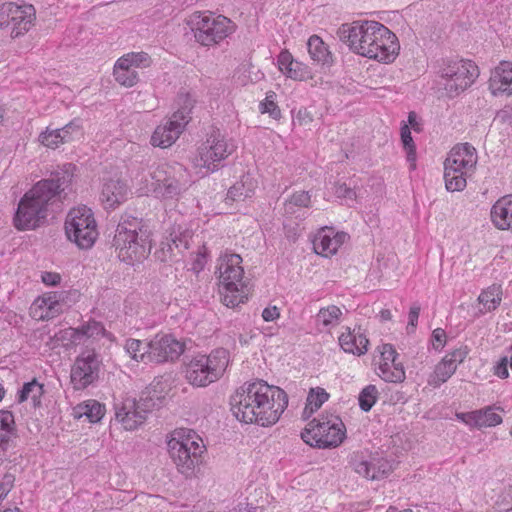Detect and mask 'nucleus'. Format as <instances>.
Listing matches in <instances>:
<instances>
[{
  "label": "nucleus",
  "instance_id": "f257e3e1",
  "mask_svg": "<svg viewBox=\"0 0 512 512\" xmlns=\"http://www.w3.org/2000/svg\"><path fill=\"white\" fill-rule=\"evenodd\" d=\"M287 407V393L263 380L244 383L230 398V410L239 422L263 428L278 423Z\"/></svg>",
  "mask_w": 512,
  "mask_h": 512
},
{
  "label": "nucleus",
  "instance_id": "f03ea898",
  "mask_svg": "<svg viewBox=\"0 0 512 512\" xmlns=\"http://www.w3.org/2000/svg\"><path fill=\"white\" fill-rule=\"evenodd\" d=\"M338 35L354 54L379 64H393L401 52L398 36L379 21L357 20L343 24Z\"/></svg>",
  "mask_w": 512,
  "mask_h": 512
},
{
  "label": "nucleus",
  "instance_id": "7ed1b4c3",
  "mask_svg": "<svg viewBox=\"0 0 512 512\" xmlns=\"http://www.w3.org/2000/svg\"><path fill=\"white\" fill-rule=\"evenodd\" d=\"M60 191L58 181L52 179L38 181L20 199L13 218L14 227L19 231H26L42 225L47 219L50 202Z\"/></svg>",
  "mask_w": 512,
  "mask_h": 512
},
{
  "label": "nucleus",
  "instance_id": "20e7f679",
  "mask_svg": "<svg viewBox=\"0 0 512 512\" xmlns=\"http://www.w3.org/2000/svg\"><path fill=\"white\" fill-rule=\"evenodd\" d=\"M215 274L223 305L236 308L248 301L250 290L245 280L243 259L239 254L228 251L221 254L217 260Z\"/></svg>",
  "mask_w": 512,
  "mask_h": 512
},
{
  "label": "nucleus",
  "instance_id": "39448f33",
  "mask_svg": "<svg viewBox=\"0 0 512 512\" xmlns=\"http://www.w3.org/2000/svg\"><path fill=\"white\" fill-rule=\"evenodd\" d=\"M168 454L177 470L186 475H193L207 451L202 437L189 428H177L167 436Z\"/></svg>",
  "mask_w": 512,
  "mask_h": 512
},
{
  "label": "nucleus",
  "instance_id": "423d86ee",
  "mask_svg": "<svg viewBox=\"0 0 512 512\" xmlns=\"http://www.w3.org/2000/svg\"><path fill=\"white\" fill-rule=\"evenodd\" d=\"M230 363V352L225 348L213 349L209 354L198 353L183 363V376L193 387H207L218 381Z\"/></svg>",
  "mask_w": 512,
  "mask_h": 512
},
{
  "label": "nucleus",
  "instance_id": "0eeeda50",
  "mask_svg": "<svg viewBox=\"0 0 512 512\" xmlns=\"http://www.w3.org/2000/svg\"><path fill=\"white\" fill-rule=\"evenodd\" d=\"M119 258L127 263L144 259L151 249V232L137 218L119 222L113 239Z\"/></svg>",
  "mask_w": 512,
  "mask_h": 512
},
{
  "label": "nucleus",
  "instance_id": "6e6552de",
  "mask_svg": "<svg viewBox=\"0 0 512 512\" xmlns=\"http://www.w3.org/2000/svg\"><path fill=\"white\" fill-rule=\"evenodd\" d=\"M195 41L203 47H214L230 37L237 25L230 18L209 11H196L188 20Z\"/></svg>",
  "mask_w": 512,
  "mask_h": 512
},
{
  "label": "nucleus",
  "instance_id": "1a4fd4ad",
  "mask_svg": "<svg viewBox=\"0 0 512 512\" xmlns=\"http://www.w3.org/2000/svg\"><path fill=\"white\" fill-rule=\"evenodd\" d=\"M66 239L80 250H90L100 232L94 211L84 204L69 209L64 220Z\"/></svg>",
  "mask_w": 512,
  "mask_h": 512
},
{
  "label": "nucleus",
  "instance_id": "9d476101",
  "mask_svg": "<svg viewBox=\"0 0 512 512\" xmlns=\"http://www.w3.org/2000/svg\"><path fill=\"white\" fill-rule=\"evenodd\" d=\"M347 438V430L342 419L336 415H321L309 421L301 432V439L310 447L334 449Z\"/></svg>",
  "mask_w": 512,
  "mask_h": 512
},
{
  "label": "nucleus",
  "instance_id": "9b49d317",
  "mask_svg": "<svg viewBox=\"0 0 512 512\" xmlns=\"http://www.w3.org/2000/svg\"><path fill=\"white\" fill-rule=\"evenodd\" d=\"M150 384L139 395L138 398H125L115 407V419L126 431L138 429L146 421L147 414L151 412L162 398V390L157 391L156 386Z\"/></svg>",
  "mask_w": 512,
  "mask_h": 512
},
{
  "label": "nucleus",
  "instance_id": "f8f14e48",
  "mask_svg": "<svg viewBox=\"0 0 512 512\" xmlns=\"http://www.w3.org/2000/svg\"><path fill=\"white\" fill-rule=\"evenodd\" d=\"M137 179L139 195L152 193L165 205H175L178 202L180 185L169 165L160 164L148 171H142Z\"/></svg>",
  "mask_w": 512,
  "mask_h": 512
},
{
  "label": "nucleus",
  "instance_id": "ddd939ff",
  "mask_svg": "<svg viewBox=\"0 0 512 512\" xmlns=\"http://www.w3.org/2000/svg\"><path fill=\"white\" fill-rule=\"evenodd\" d=\"M477 160V151L469 143L454 146L444 161V180L447 190L462 191L467 185V178L476 168Z\"/></svg>",
  "mask_w": 512,
  "mask_h": 512
},
{
  "label": "nucleus",
  "instance_id": "4468645a",
  "mask_svg": "<svg viewBox=\"0 0 512 512\" xmlns=\"http://www.w3.org/2000/svg\"><path fill=\"white\" fill-rule=\"evenodd\" d=\"M236 147L218 130L209 133L196 148L191 157L194 168L205 170L206 173L217 171L221 163L234 153Z\"/></svg>",
  "mask_w": 512,
  "mask_h": 512
},
{
  "label": "nucleus",
  "instance_id": "2eb2a0df",
  "mask_svg": "<svg viewBox=\"0 0 512 512\" xmlns=\"http://www.w3.org/2000/svg\"><path fill=\"white\" fill-rule=\"evenodd\" d=\"M438 76L447 95L453 97L465 91L475 82L479 76V68L471 60H449L440 66Z\"/></svg>",
  "mask_w": 512,
  "mask_h": 512
},
{
  "label": "nucleus",
  "instance_id": "dca6fc26",
  "mask_svg": "<svg viewBox=\"0 0 512 512\" xmlns=\"http://www.w3.org/2000/svg\"><path fill=\"white\" fill-rule=\"evenodd\" d=\"M374 367L376 374L388 383H403L406 372L400 355L390 343H382L375 349Z\"/></svg>",
  "mask_w": 512,
  "mask_h": 512
},
{
  "label": "nucleus",
  "instance_id": "f3484780",
  "mask_svg": "<svg viewBox=\"0 0 512 512\" xmlns=\"http://www.w3.org/2000/svg\"><path fill=\"white\" fill-rule=\"evenodd\" d=\"M152 64L150 55L146 52H128L119 57L113 66L114 80L123 87L131 88L139 82L136 69H146Z\"/></svg>",
  "mask_w": 512,
  "mask_h": 512
},
{
  "label": "nucleus",
  "instance_id": "a211bd4d",
  "mask_svg": "<svg viewBox=\"0 0 512 512\" xmlns=\"http://www.w3.org/2000/svg\"><path fill=\"white\" fill-rule=\"evenodd\" d=\"M101 361L94 351L79 355L71 367L70 381L74 390H84L99 378Z\"/></svg>",
  "mask_w": 512,
  "mask_h": 512
},
{
  "label": "nucleus",
  "instance_id": "6ab92c4d",
  "mask_svg": "<svg viewBox=\"0 0 512 512\" xmlns=\"http://www.w3.org/2000/svg\"><path fill=\"white\" fill-rule=\"evenodd\" d=\"M150 363L174 362L185 352L186 343L172 334L158 333L149 340Z\"/></svg>",
  "mask_w": 512,
  "mask_h": 512
},
{
  "label": "nucleus",
  "instance_id": "aec40b11",
  "mask_svg": "<svg viewBox=\"0 0 512 512\" xmlns=\"http://www.w3.org/2000/svg\"><path fill=\"white\" fill-rule=\"evenodd\" d=\"M469 352L467 345H461L446 353L429 374L428 385L439 388L446 383L456 373L458 366L466 360Z\"/></svg>",
  "mask_w": 512,
  "mask_h": 512
},
{
  "label": "nucleus",
  "instance_id": "412c9836",
  "mask_svg": "<svg viewBox=\"0 0 512 512\" xmlns=\"http://www.w3.org/2000/svg\"><path fill=\"white\" fill-rule=\"evenodd\" d=\"M349 238L346 232L337 231L329 226L321 227L312 238L313 251L322 257H332Z\"/></svg>",
  "mask_w": 512,
  "mask_h": 512
},
{
  "label": "nucleus",
  "instance_id": "4be33fe9",
  "mask_svg": "<svg viewBox=\"0 0 512 512\" xmlns=\"http://www.w3.org/2000/svg\"><path fill=\"white\" fill-rule=\"evenodd\" d=\"M84 337L92 340L107 338L113 341L114 339V336L110 332H107L104 326L97 321H88L79 329L68 327L60 330L59 333L56 334L57 340L61 341L64 346L79 344Z\"/></svg>",
  "mask_w": 512,
  "mask_h": 512
},
{
  "label": "nucleus",
  "instance_id": "5701e85b",
  "mask_svg": "<svg viewBox=\"0 0 512 512\" xmlns=\"http://www.w3.org/2000/svg\"><path fill=\"white\" fill-rule=\"evenodd\" d=\"M129 188L117 173L102 178L100 201L106 210H114L128 199Z\"/></svg>",
  "mask_w": 512,
  "mask_h": 512
},
{
  "label": "nucleus",
  "instance_id": "b1692460",
  "mask_svg": "<svg viewBox=\"0 0 512 512\" xmlns=\"http://www.w3.org/2000/svg\"><path fill=\"white\" fill-rule=\"evenodd\" d=\"M504 409L500 406H486L466 413H457L456 417L470 428L495 427L502 423Z\"/></svg>",
  "mask_w": 512,
  "mask_h": 512
},
{
  "label": "nucleus",
  "instance_id": "393cba45",
  "mask_svg": "<svg viewBox=\"0 0 512 512\" xmlns=\"http://www.w3.org/2000/svg\"><path fill=\"white\" fill-rule=\"evenodd\" d=\"M338 343L345 353L363 356L368 352L370 341L365 330L358 325L343 327L338 335Z\"/></svg>",
  "mask_w": 512,
  "mask_h": 512
},
{
  "label": "nucleus",
  "instance_id": "a878e982",
  "mask_svg": "<svg viewBox=\"0 0 512 512\" xmlns=\"http://www.w3.org/2000/svg\"><path fill=\"white\" fill-rule=\"evenodd\" d=\"M488 90L495 97L512 96V62L500 61L490 72Z\"/></svg>",
  "mask_w": 512,
  "mask_h": 512
},
{
  "label": "nucleus",
  "instance_id": "bb28decb",
  "mask_svg": "<svg viewBox=\"0 0 512 512\" xmlns=\"http://www.w3.org/2000/svg\"><path fill=\"white\" fill-rule=\"evenodd\" d=\"M60 294L55 291L38 296L29 308L30 316L36 321H47L61 313Z\"/></svg>",
  "mask_w": 512,
  "mask_h": 512
},
{
  "label": "nucleus",
  "instance_id": "cd10ccee",
  "mask_svg": "<svg viewBox=\"0 0 512 512\" xmlns=\"http://www.w3.org/2000/svg\"><path fill=\"white\" fill-rule=\"evenodd\" d=\"M35 20L36 11L33 5L15 3L12 17H10V37L12 39L23 37L34 26Z\"/></svg>",
  "mask_w": 512,
  "mask_h": 512
},
{
  "label": "nucleus",
  "instance_id": "c85d7f7f",
  "mask_svg": "<svg viewBox=\"0 0 512 512\" xmlns=\"http://www.w3.org/2000/svg\"><path fill=\"white\" fill-rule=\"evenodd\" d=\"M277 64L280 72L294 81L313 80L311 68L300 61L294 59L288 50H282L277 56Z\"/></svg>",
  "mask_w": 512,
  "mask_h": 512
},
{
  "label": "nucleus",
  "instance_id": "c756f323",
  "mask_svg": "<svg viewBox=\"0 0 512 512\" xmlns=\"http://www.w3.org/2000/svg\"><path fill=\"white\" fill-rule=\"evenodd\" d=\"M184 130V122H178L170 116L167 122L155 128L150 138V144L162 149L169 148L178 140Z\"/></svg>",
  "mask_w": 512,
  "mask_h": 512
},
{
  "label": "nucleus",
  "instance_id": "7c9ffc66",
  "mask_svg": "<svg viewBox=\"0 0 512 512\" xmlns=\"http://www.w3.org/2000/svg\"><path fill=\"white\" fill-rule=\"evenodd\" d=\"M490 219L498 230L512 231V194L499 198L492 205Z\"/></svg>",
  "mask_w": 512,
  "mask_h": 512
},
{
  "label": "nucleus",
  "instance_id": "2f4dec72",
  "mask_svg": "<svg viewBox=\"0 0 512 512\" xmlns=\"http://www.w3.org/2000/svg\"><path fill=\"white\" fill-rule=\"evenodd\" d=\"M307 51L311 61L321 67H331L334 57L329 46L318 35H312L307 41Z\"/></svg>",
  "mask_w": 512,
  "mask_h": 512
},
{
  "label": "nucleus",
  "instance_id": "473e14b6",
  "mask_svg": "<svg viewBox=\"0 0 512 512\" xmlns=\"http://www.w3.org/2000/svg\"><path fill=\"white\" fill-rule=\"evenodd\" d=\"M257 187L258 181L250 175H245L229 188L226 201L239 202L252 198Z\"/></svg>",
  "mask_w": 512,
  "mask_h": 512
},
{
  "label": "nucleus",
  "instance_id": "72a5a7b5",
  "mask_svg": "<svg viewBox=\"0 0 512 512\" xmlns=\"http://www.w3.org/2000/svg\"><path fill=\"white\" fill-rule=\"evenodd\" d=\"M343 316L342 309L337 305L331 304L319 309L315 316V322L321 331L331 332L332 329L342 322Z\"/></svg>",
  "mask_w": 512,
  "mask_h": 512
},
{
  "label": "nucleus",
  "instance_id": "f704fd0d",
  "mask_svg": "<svg viewBox=\"0 0 512 512\" xmlns=\"http://www.w3.org/2000/svg\"><path fill=\"white\" fill-rule=\"evenodd\" d=\"M105 405L94 399L85 400L73 408V416L76 419L86 417L89 422L97 423L105 415Z\"/></svg>",
  "mask_w": 512,
  "mask_h": 512
},
{
  "label": "nucleus",
  "instance_id": "c9c22d12",
  "mask_svg": "<svg viewBox=\"0 0 512 512\" xmlns=\"http://www.w3.org/2000/svg\"><path fill=\"white\" fill-rule=\"evenodd\" d=\"M196 104L195 96L188 91H182L177 95L176 105L177 109L171 115V117L178 122H184V127L191 120V113Z\"/></svg>",
  "mask_w": 512,
  "mask_h": 512
},
{
  "label": "nucleus",
  "instance_id": "e433bc0d",
  "mask_svg": "<svg viewBox=\"0 0 512 512\" xmlns=\"http://www.w3.org/2000/svg\"><path fill=\"white\" fill-rule=\"evenodd\" d=\"M502 288L500 285L493 284L484 289L478 296L479 303L483 306L484 312L496 310L502 301Z\"/></svg>",
  "mask_w": 512,
  "mask_h": 512
},
{
  "label": "nucleus",
  "instance_id": "4c0bfd02",
  "mask_svg": "<svg viewBox=\"0 0 512 512\" xmlns=\"http://www.w3.org/2000/svg\"><path fill=\"white\" fill-rule=\"evenodd\" d=\"M44 394V386L35 379L25 383L18 394L20 403L30 400L34 407H39Z\"/></svg>",
  "mask_w": 512,
  "mask_h": 512
},
{
  "label": "nucleus",
  "instance_id": "58836bf2",
  "mask_svg": "<svg viewBox=\"0 0 512 512\" xmlns=\"http://www.w3.org/2000/svg\"><path fill=\"white\" fill-rule=\"evenodd\" d=\"M328 398L329 394L325 391V389L321 387L311 388L307 396L303 415L305 417H310L321 408V406L328 400Z\"/></svg>",
  "mask_w": 512,
  "mask_h": 512
},
{
  "label": "nucleus",
  "instance_id": "ea45409f",
  "mask_svg": "<svg viewBox=\"0 0 512 512\" xmlns=\"http://www.w3.org/2000/svg\"><path fill=\"white\" fill-rule=\"evenodd\" d=\"M125 349L127 353L137 362L150 363V352L149 341L143 342L138 339H128L125 343Z\"/></svg>",
  "mask_w": 512,
  "mask_h": 512
},
{
  "label": "nucleus",
  "instance_id": "a19ab883",
  "mask_svg": "<svg viewBox=\"0 0 512 512\" xmlns=\"http://www.w3.org/2000/svg\"><path fill=\"white\" fill-rule=\"evenodd\" d=\"M401 142L404 150L406 151L410 169H416V147L408 124H404L401 127Z\"/></svg>",
  "mask_w": 512,
  "mask_h": 512
},
{
  "label": "nucleus",
  "instance_id": "79ce46f5",
  "mask_svg": "<svg viewBox=\"0 0 512 512\" xmlns=\"http://www.w3.org/2000/svg\"><path fill=\"white\" fill-rule=\"evenodd\" d=\"M38 142L48 148L55 150L63 145L60 130L46 127L38 136Z\"/></svg>",
  "mask_w": 512,
  "mask_h": 512
},
{
  "label": "nucleus",
  "instance_id": "37998d69",
  "mask_svg": "<svg viewBox=\"0 0 512 512\" xmlns=\"http://www.w3.org/2000/svg\"><path fill=\"white\" fill-rule=\"evenodd\" d=\"M59 130L61 138H63V144L80 140L84 136L83 126L80 124L78 120L70 121Z\"/></svg>",
  "mask_w": 512,
  "mask_h": 512
},
{
  "label": "nucleus",
  "instance_id": "c03bdc74",
  "mask_svg": "<svg viewBox=\"0 0 512 512\" xmlns=\"http://www.w3.org/2000/svg\"><path fill=\"white\" fill-rule=\"evenodd\" d=\"M355 471L359 475L367 479L375 480L386 475L390 471V467H384L383 469L379 467L378 469H376V467L373 464L367 461H361L355 467Z\"/></svg>",
  "mask_w": 512,
  "mask_h": 512
},
{
  "label": "nucleus",
  "instance_id": "a18cd8bd",
  "mask_svg": "<svg viewBox=\"0 0 512 512\" xmlns=\"http://www.w3.org/2000/svg\"><path fill=\"white\" fill-rule=\"evenodd\" d=\"M259 111L262 114H268L273 119L281 117V110L276 103V93L274 91L266 93L265 99L259 103Z\"/></svg>",
  "mask_w": 512,
  "mask_h": 512
},
{
  "label": "nucleus",
  "instance_id": "49530a36",
  "mask_svg": "<svg viewBox=\"0 0 512 512\" xmlns=\"http://www.w3.org/2000/svg\"><path fill=\"white\" fill-rule=\"evenodd\" d=\"M378 399V389L375 385H367L362 389L359 394V406L360 408L368 412L376 403Z\"/></svg>",
  "mask_w": 512,
  "mask_h": 512
},
{
  "label": "nucleus",
  "instance_id": "de8ad7c7",
  "mask_svg": "<svg viewBox=\"0 0 512 512\" xmlns=\"http://www.w3.org/2000/svg\"><path fill=\"white\" fill-rule=\"evenodd\" d=\"M311 194L308 191L299 190L291 194L286 200V209L290 210L293 207L297 208H309L311 206Z\"/></svg>",
  "mask_w": 512,
  "mask_h": 512
},
{
  "label": "nucleus",
  "instance_id": "09e8293b",
  "mask_svg": "<svg viewBox=\"0 0 512 512\" xmlns=\"http://www.w3.org/2000/svg\"><path fill=\"white\" fill-rule=\"evenodd\" d=\"M0 436L15 437V421L10 411L0 410Z\"/></svg>",
  "mask_w": 512,
  "mask_h": 512
},
{
  "label": "nucleus",
  "instance_id": "8fccbe9b",
  "mask_svg": "<svg viewBox=\"0 0 512 512\" xmlns=\"http://www.w3.org/2000/svg\"><path fill=\"white\" fill-rule=\"evenodd\" d=\"M14 437L0 436V464L10 460L14 448Z\"/></svg>",
  "mask_w": 512,
  "mask_h": 512
},
{
  "label": "nucleus",
  "instance_id": "3c124183",
  "mask_svg": "<svg viewBox=\"0 0 512 512\" xmlns=\"http://www.w3.org/2000/svg\"><path fill=\"white\" fill-rule=\"evenodd\" d=\"M431 343L433 349L441 351L447 343L446 331L442 328L434 329L431 335Z\"/></svg>",
  "mask_w": 512,
  "mask_h": 512
},
{
  "label": "nucleus",
  "instance_id": "603ef678",
  "mask_svg": "<svg viewBox=\"0 0 512 512\" xmlns=\"http://www.w3.org/2000/svg\"><path fill=\"white\" fill-rule=\"evenodd\" d=\"M508 366V357L503 356L494 364L492 372L500 379H507L509 377Z\"/></svg>",
  "mask_w": 512,
  "mask_h": 512
},
{
  "label": "nucleus",
  "instance_id": "864d4df0",
  "mask_svg": "<svg viewBox=\"0 0 512 512\" xmlns=\"http://www.w3.org/2000/svg\"><path fill=\"white\" fill-rule=\"evenodd\" d=\"M14 6L15 3L13 2L0 4V28L9 26Z\"/></svg>",
  "mask_w": 512,
  "mask_h": 512
},
{
  "label": "nucleus",
  "instance_id": "5fc2aeb1",
  "mask_svg": "<svg viewBox=\"0 0 512 512\" xmlns=\"http://www.w3.org/2000/svg\"><path fill=\"white\" fill-rule=\"evenodd\" d=\"M498 512H512V488L505 490L496 503Z\"/></svg>",
  "mask_w": 512,
  "mask_h": 512
},
{
  "label": "nucleus",
  "instance_id": "6e6d98bb",
  "mask_svg": "<svg viewBox=\"0 0 512 512\" xmlns=\"http://www.w3.org/2000/svg\"><path fill=\"white\" fill-rule=\"evenodd\" d=\"M62 276L58 272L44 271L41 273V281L46 286H57L61 283Z\"/></svg>",
  "mask_w": 512,
  "mask_h": 512
},
{
  "label": "nucleus",
  "instance_id": "4d7b16f0",
  "mask_svg": "<svg viewBox=\"0 0 512 512\" xmlns=\"http://www.w3.org/2000/svg\"><path fill=\"white\" fill-rule=\"evenodd\" d=\"M280 317V310L277 306L266 307L262 312V318L266 322L277 320Z\"/></svg>",
  "mask_w": 512,
  "mask_h": 512
},
{
  "label": "nucleus",
  "instance_id": "13d9d810",
  "mask_svg": "<svg viewBox=\"0 0 512 512\" xmlns=\"http://www.w3.org/2000/svg\"><path fill=\"white\" fill-rule=\"evenodd\" d=\"M420 314V308L418 306H413L409 311V324L413 327L416 326L418 318Z\"/></svg>",
  "mask_w": 512,
  "mask_h": 512
},
{
  "label": "nucleus",
  "instance_id": "bf43d9fd",
  "mask_svg": "<svg viewBox=\"0 0 512 512\" xmlns=\"http://www.w3.org/2000/svg\"><path fill=\"white\" fill-rule=\"evenodd\" d=\"M339 197H352L354 196V192L347 187L345 184L339 185L336 192Z\"/></svg>",
  "mask_w": 512,
  "mask_h": 512
},
{
  "label": "nucleus",
  "instance_id": "052dcab7",
  "mask_svg": "<svg viewBox=\"0 0 512 512\" xmlns=\"http://www.w3.org/2000/svg\"><path fill=\"white\" fill-rule=\"evenodd\" d=\"M253 337H254V334L251 331H249L245 334L239 335L240 345L243 347L248 346L250 344V341L253 339Z\"/></svg>",
  "mask_w": 512,
  "mask_h": 512
},
{
  "label": "nucleus",
  "instance_id": "680f3d73",
  "mask_svg": "<svg viewBox=\"0 0 512 512\" xmlns=\"http://www.w3.org/2000/svg\"><path fill=\"white\" fill-rule=\"evenodd\" d=\"M408 123L414 129L418 130L417 116L415 112H410L408 115Z\"/></svg>",
  "mask_w": 512,
  "mask_h": 512
},
{
  "label": "nucleus",
  "instance_id": "e2e57ef3",
  "mask_svg": "<svg viewBox=\"0 0 512 512\" xmlns=\"http://www.w3.org/2000/svg\"><path fill=\"white\" fill-rule=\"evenodd\" d=\"M9 489L5 486L4 483H0V502L5 498Z\"/></svg>",
  "mask_w": 512,
  "mask_h": 512
},
{
  "label": "nucleus",
  "instance_id": "0e129e2a",
  "mask_svg": "<svg viewBox=\"0 0 512 512\" xmlns=\"http://www.w3.org/2000/svg\"><path fill=\"white\" fill-rule=\"evenodd\" d=\"M380 316L383 320H391L392 318V313L390 310L388 309H384L380 312Z\"/></svg>",
  "mask_w": 512,
  "mask_h": 512
},
{
  "label": "nucleus",
  "instance_id": "69168bd1",
  "mask_svg": "<svg viewBox=\"0 0 512 512\" xmlns=\"http://www.w3.org/2000/svg\"><path fill=\"white\" fill-rule=\"evenodd\" d=\"M386 512H412L411 510H403V511H398L396 508L394 507H389L388 510Z\"/></svg>",
  "mask_w": 512,
  "mask_h": 512
},
{
  "label": "nucleus",
  "instance_id": "338daca9",
  "mask_svg": "<svg viewBox=\"0 0 512 512\" xmlns=\"http://www.w3.org/2000/svg\"><path fill=\"white\" fill-rule=\"evenodd\" d=\"M4 394H5L4 388H3V386L0 384V401L3 399Z\"/></svg>",
  "mask_w": 512,
  "mask_h": 512
}]
</instances>
